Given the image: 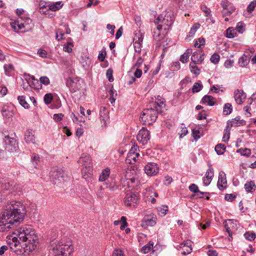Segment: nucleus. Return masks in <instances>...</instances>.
<instances>
[{
    "mask_svg": "<svg viewBox=\"0 0 256 256\" xmlns=\"http://www.w3.org/2000/svg\"><path fill=\"white\" fill-rule=\"evenodd\" d=\"M17 256H28L38 243V236L35 230L29 226L17 229Z\"/></svg>",
    "mask_w": 256,
    "mask_h": 256,
    "instance_id": "1",
    "label": "nucleus"
},
{
    "mask_svg": "<svg viewBox=\"0 0 256 256\" xmlns=\"http://www.w3.org/2000/svg\"><path fill=\"white\" fill-rule=\"evenodd\" d=\"M6 208L0 217V231H8L16 222V208L14 204L6 206Z\"/></svg>",
    "mask_w": 256,
    "mask_h": 256,
    "instance_id": "2",
    "label": "nucleus"
},
{
    "mask_svg": "<svg viewBox=\"0 0 256 256\" xmlns=\"http://www.w3.org/2000/svg\"><path fill=\"white\" fill-rule=\"evenodd\" d=\"M140 172L138 169L132 168L126 172V182L128 188H136L140 182Z\"/></svg>",
    "mask_w": 256,
    "mask_h": 256,
    "instance_id": "3",
    "label": "nucleus"
},
{
    "mask_svg": "<svg viewBox=\"0 0 256 256\" xmlns=\"http://www.w3.org/2000/svg\"><path fill=\"white\" fill-rule=\"evenodd\" d=\"M78 163L84 166L82 169L83 177L85 179L90 177L92 172V164L90 156L88 154H83L78 160Z\"/></svg>",
    "mask_w": 256,
    "mask_h": 256,
    "instance_id": "4",
    "label": "nucleus"
},
{
    "mask_svg": "<svg viewBox=\"0 0 256 256\" xmlns=\"http://www.w3.org/2000/svg\"><path fill=\"white\" fill-rule=\"evenodd\" d=\"M72 246L70 242L66 243L62 240L58 242L53 246L52 252L54 256H64L67 254H70L72 252Z\"/></svg>",
    "mask_w": 256,
    "mask_h": 256,
    "instance_id": "5",
    "label": "nucleus"
},
{
    "mask_svg": "<svg viewBox=\"0 0 256 256\" xmlns=\"http://www.w3.org/2000/svg\"><path fill=\"white\" fill-rule=\"evenodd\" d=\"M17 26L20 32H26L31 30L34 26L32 20L26 15L17 17Z\"/></svg>",
    "mask_w": 256,
    "mask_h": 256,
    "instance_id": "6",
    "label": "nucleus"
},
{
    "mask_svg": "<svg viewBox=\"0 0 256 256\" xmlns=\"http://www.w3.org/2000/svg\"><path fill=\"white\" fill-rule=\"evenodd\" d=\"M158 113L159 112L152 107L145 109L140 116L141 122L144 124H151L156 121Z\"/></svg>",
    "mask_w": 256,
    "mask_h": 256,
    "instance_id": "7",
    "label": "nucleus"
},
{
    "mask_svg": "<svg viewBox=\"0 0 256 256\" xmlns=\"http://www.w3.org/2000/svg\"><path fill=\"white\" fill-rule=\"evenodd\" d=\"M64 172L60 168H53L49 174V180L54 184H58L64 182Z\"/></svg>",
    "mask_w": 256,
    "mask_h": 256,
    "instance_id": "8",
    "label": "nucleus"
},
{
    "mask_svg": "<svg viewBox=\"0 0 256 256\" xmlns=\"http://www.w3.org/2000/svg\"><path fill=\"white\" fill-rule=\"evenodd\" d=\"M140 200V195L136 192L127 193L124 198V204L126 206L136 208Z\"/></svg>",
    "mask_w": 256,
    "mask_h": 256,
    "instance_id": "9",
    "label": "nucleus"
},
{
    "mask_svg": "<svg viewBox=\"0 0 256 256\" xmlns=\"http://www.w3.org/2000/svg\"><path fill=\"white\" fill-rule=\"evenodd\" d=\"M173 22L172 17L170 14L166 13L164 16L162 14L158 16L156 20L158 26L162 25L164 30H168Z\"/></svg>",
    "mask_w": 256,
    "mask_h": 256,
    "instance_id": "10",
    "label": "nucleus"
},
{
    "mask_svg": "<svg viewBox=\"0 0 256 256\" xmlns=\"http://www.w3.org/2000/svg\"><path fill=\"white\" fill-rule=\"evenodd\" d=\"M27 212L26 205L21 202H17V224L24 222L26 216Z\"/></svg>",
    "mask_w": 256,
    "mask_h": 256,
    "instance_id": "11",
    "label": "nucleus"
},
{
    "mask_svg": "<svg viewBox=\"0 0 256 256\" xmlns=\"http://www.w3.org/2000/svg\"><path fill=\"white\" fill-rule=\"evenodd\" d=\"M99 119L101 126L103 128L106 127L109 123V112L104 106H101L100 109Z\"/></svg>",
    "mask_w": 256,
    "mask_h": 256,
    "instance_id": "12",
    "label": "nucleus"
},
{
    "mask_svg": "<svg viewBox=\"0 0 256 256\" xmlns=\"http://www.w3.org/2000/svg\"><path fill=\"white\" fill-rule=\"evenodd\" d=\"M157 221V217L153 214H147L144 216L142 220V226L144 228L154 226Z\"/></svg>",
    "mask_w": 256,
    "mask_h": 256,
    "instance_id": "13",
    "label": "nucleus"
},
{
    "mask_svg": "<svg viewBox=\"0 0 256 256\" xmlns=\"http://www.w3.org/2000/svg\"><path fill=\"white\" fill-rule=\"evenodd\" d=\"M5 144V149L8 152H14L16 150L15 144H16V140L10 136H5L4 138Z\"/></svg>",
    "mask_w": 256,
    "mask_h": 256,
    "instance_id": "14",
    "label": "nucleus"
},
{
    "mask_svg": "<svg viewBox=\"0 0 256 256\" xmlns=\"http://www.w3.org/2000/svg\"><path fill=\"white\" fill-rule=\"evenodd\" d=\"M144 171L148 176H154L158 174L159 167L156 163L150 162L144 166Z\"/></svg>",
    "mask_w": 256,
    "mask_h": 256,
    "instance_id": "15",
    "label": "nucleus"
},
{
    "mask_svg": "<svg viewBox=\"0 0 256 256\" xmlns=\"http://www.w3.org/2000/svg\"><path fill=\"white\" fill-rule=\"evenodd\" d=\"M150 132L146 128H142L137 135V140L142 144L147 143L150 140Z\"/></svg>",
    "mask_w": 256,
    "mask_h": 256,
    "instance_id": "16",
    "label": "nucleus"
},
{
    "mask_svg": "<svg viewBox=\"0 0 256 256\" xmlns=\"http://www.w3.org/2000/svg\"><path fill=\"white\" fill-rule=\"evenodd\" d=\"M143 34L140 32L135 34L134 38V46L136 52H140L143 42Z\"/></svg>",
    "mask_w": 256,
    "mask_h": 256,
    "instance_id": "17",
    "label": "nucleus"
},
{
    "mask_svg": "<svg viewBox=\"0 0 256 256\" xmlns=\"http://www.w3.org/2000/svg\"><path fill=\"white\" fill-rule=\"evenodd\" d=\"M164 102V99L162 97L158 96L156 98L155 102L152 104V108H154L158 112H159L160 113H161L164 110H166V104Z\"/></svg>",
    "mask_w": 256,
    "mask_h": 256,
    "instance_id": "18",
    "label": "nucleus"
},
{
    "mask_svg": "<svg viewBox=\"0 0 256 256\" xmlns=\"http://www.w3.org/2000/svg\"><path fill=\"white\" fill-rule=\"evenodd\" d=\"M221 5L223 8L222 12L224 15H229L235 10V8L233 4L227 0H222Z\"/></svg>",
    "mask_w": 256,
    "mask_h": 256,
    "instance_id": "19",
    "label": "nucleus"
},
{
    "mask_svg": "<svg viewBox=\"0 0 256 256\" xmlns=\"http://www.w3.org/2000/svg\"><path fill=\"white\" fill-rule=\"evenodd\" d=\"M35 132L32 129H28L24 132V139L27 144L36 143Z\"/></svg>",
    "mask_w": 256,
    "mask_h": 256,
    "instance_id": "20",
    "label": "nucleus"
},
{
    "mask_svg": "<svg viewBox=\"0 0 256 256\" xmlns=\"http://www.w3.org/2000/svg\"><path fill=\"white\" fill-rule=\"evenodd\" d=\"M14 234L15 232H13L11 235L7 236L8 250L12 252H16V236Z\"/></svg>",
    "mask_w": 256,
    "mask_h": 256,
    "instance_id": "21",
    "label": "nucleus"
},
{
    "mask_svg": "<svg viewBox=\"0 0 256 256\" xmlns=\"http://www.w3.org/2000/svg\"><path fill=\"white\" fill-rule=\"evenodd\" d=\"M246 94L242 90H236L234 92V98L238 104H242L246 98Z\"/></svg>",
    "mask_w": 256,
    "mask_h": 256,
    "instance_id": "22",
    "label": "nucleus"
},
{
    "mask_svg": "<svg viewBox=\"0 0 256 256\" xmlns=\"http://www.w3.org/2000/svg\"><path fill=\"white\" fill-rule=\"evenodd\" d=\"M226 175L224 172L220 171L219 172L217 184L219 190H222L225 189L226 188Z\"/></svg>",
    "mask_w": 256,
    "mask_h": 256,
    "instance_id": "23",
    "label": "nucleus"
},
{
    "mask_svg": "<svg viewBox=\"0 0 256 256\" xmlns=\"http://www.w3.org/2000/svg\"><path fill=\"white\" fill-rule=\"evenodd\" d=\"M204 59V54L202 52H195L193 53L191 60L195 64H201Z\"/></svg>",
    "mask_w": 256,
    "mask_h": 256,
    "instance_id": "24",
    "label": "nucleus"
},
{
    "mask_svg": "<svg viewBox=\"0 0 256 256\" xmlns=\"http://www.w3.org/2000/svg\"><path fill=\"white\" fill-rule=\"evenodd\" d=\"M64 6L63 3L60 2H56L52 4H48V8L46 11H41V12L44 14H47L46 12H48L50 10L56 12L60 10L62 6Z\"/></svg>",
    "mask_w": 256,
    "mask_h": 256,
    "instance_id": "25",
    "label": "nucleus"
},
{
    "mask_svg": "<svg viewBox=\"0 0 256 256\" xmlns=\"http://www.w3.org/2000/svg\"><path fill=\"white\" fill-rule=\"evenodd\" d=\"M214 176V170L210 166L206 170L205 176L203 178V182L204 186H208L210 184Z\"/></svg>",
    "mask_w": 256,
    "mask_h": 256,
    "instance_id": "26",
    "label": "nucleus"
},
{
    "mask_svg": "<svg viewBox=\"0 0 256 256\" xmlns=\"http://www.w3.org/2000/svg\"><path fill=\"white\" fill-rule=\"evenodd\" d=\"M162 29H163L162 26L160 25L158 26L157 28L154 30L153 37L156 41L160 42L164 38V34L161 32Z\"/></svg>",
    "mask_w": 256,
    "mask_h": 256,
    "instance_id": "27",
    "label": "nucleus"
},
{
    "mask_svg": "<svg viewBox=\"0 0 256 256\" xmlns=\"http://www.w3.org/2000/svg\"><path fill=\"white\" fill-rule=\"evenodd\" d=\"M192 242L188 240L180 244V248L184 249L182 254L184 255L188 254L191 252L192 250Z\"/></svg>",
    "mask_w": 256,
    "mask_h": 256,
    "instance_id": "28",
    "label": "nucleus"
},
{
    "mask_svg": "<svg viewBox=\"0 0 256 256\" xmlns=\"http://www.w3.org/2000/svg\"><path fill=\"white\" fill-rule=\"evenodd\" d=\"M246 124V122L244 120H241L240 116H236L228 122V124L233 127L244 126Z\"/></svg>",
    "mask_w": 256,
    "mask_h": 256,
    "instance_id": "29",
    "label": "nucleus"
},
{
    "mask_svg": "<svg viewBox=\"0 0 256 256\" xmlns=\"http://www.w3.org/2000/svg\"><path fill=\"white\" fill-rule=\"evenodd\" d=\"M34 76H30L29 74H24L21 77V80L24 81H26V83H24L22 86L24 88H27L30 82H32V79L34 78Z\"/></svg>",
    "mask_w": 256,
    "mask_h": 256,
    "instance_id": "30",
    "label": "nucleus"
},
{
    "mask_svg": "<svg viewBox=\"0 0 256 256\" xmlns=\"http://www.w3.org/2000/svg\"><path fill=\"white\" fill-rule=\"evenodd\" d=\"M214 98L209 95L204 96L201 101V103L206 104L210 106H213L215 104Z\"/></svg>",
    "mask_w": 256,
    "mask_h": 256,
    "instance_id": "31",
    "label": "nucleus"
},
{
    "mask_svg": "<svg viewBox=\"0 0 256 256\" xmlns=\"http://www.w3.org/2000/svg\"><path fill=\"white\" fill-rule=\"evenodd\" d=\"M146 192L148 194L147 197H150V200L152 203L154 204L156 201L154 197H157L158 196V193L156 192L153 188H150L146 189Z\"/></svg>",
    "mask_w": 256,
    "mask_h": 256,
    "instance_id": "32",
    "label": "nucleus"
},
{
    "mask_svg": "<svg viewBox=\"0 0 256 256\" xmlns=\"http://www.w3.org/2000/svg\"><path fill=\"white\" fill-rule=\"evenodd\" d=\"M140 156V154H132V152H128L126 158V161L127 163L132 164L135 163L137 158Z\"/></svg>",
    "mask_w": 256,
    "mask_h": 256,
    "instance_id": "33",
    "label": "nucleus"
},
{
    "mask_svg": "<svg viewBox=\"0 0 256 256\" xmlns=\"http://www.w3.org/2000/svg\"><path fill=\"white\" fill-rule=\"evenodd\" d=\"M2 113L4 117L10 118L14 114L10 106H4L2 110Z\"/></svg>",
    "mask_w": 256,
    "mask_h": 256,
    "instance_id": "34",
    "label": "nucleus"
},
{
    "mask_svg": "<svg viewBox=\"0 0 256 256\" xmlns=\"http://www.w3.org/2000/svg\"><path fill=\"white\" fill-rule=\"evenodd\" d=\"M110 169L106 168L102 170L99 176V180L100 182L105 181L110 176Z\"/></svg>",
    "mask_w": 256,
    "mask_h": 256,
    "instance_id": "35",
    "label": "nucleus"
},
{
    "mask_svg": "<svg viewBox=\"0 0 256 256\" xmlns=\"http://www.w3.org/2000/svg\"><path fill=\"white\" fill-rule=\"evenodd\" d=\"M249 62V60L247 56L243 54L238 60V64L241 67L246 66Z\"/></svg>",
    "mask_w": 256,
    "mask_h": 256,
    "instance_id": "36",
    "label": "nucleus"
},
{
    "mask_svg": "<svg viewBox=\"0 0 256 256\" xmlns=\"http://www.w3.org/2000/svg\"><path fill=\"white\" fill-rule=\"evenodd\" d=\"M192 52L191 49H188L181 56L180 60L182 63H186L188 62L189 59L190 54Z\"/></svg>",
    "mask_w": 256,
    "mask_h": 256,
    "instance_id": "37",
    "label": "nucleus"
},
{
    "mask_svg": "<svg viewBox=\"0 0 256 256\" xmlns=\"http://www.w3.org/2000/svg\"><path fill=\"white\" fill-rule=\"evenodd\" d=\"M39 82L40 81L38 79H36L34 76V78L30 82L29 86L36 90L40 89L42 88V86Z\"/></svg>",
    "mask_w": 256,
    "mask_h": 256,
    "instance_id": "38",
    "label": "nucleus"
},
{
    "mask_svg": "<svg viewBox=\"0 0 256 256\" xmlns=\"http://www.w3.org/2000/svg\"><path fill=\"white\" fill-rule=\"evenodd\" d=\"M226 147L224 144H220L215 146V151L218 155L224 154Z\"/></svg>",
    "mask_w": 256,
    "mask_h": 256,
    "instance_id": "39",
    "label": "nucleus"
},
{
    "mask_svg": "<svg viewBox=\"0 0 256 256\" xmlns=\"http://www.w3.org/2000/svg\"><path fill=\"white\" fill-rule=\"evenodd\" d=\"M196 64L194 63H190V68L191 72L196 76L200 74V69L198 68Z\"/></svg>",
    "mask_w": 256,
    "mask_h": 256,
    "instance_id": "40",
    "label": "nucleus"
},
{
    "mask_svg": "<svg viewBox=\"0 0 256 256\" xmlns=\"http://www.w3.org/2000/svg\"><path fill=\"white\" fill-rule=\"evenodd\" d=\"M18 100L20 104L24 107V108H29L30 105L26 100V97L24 96H19L18 98Z\"/></svg>",
    "mask_w": 256,
    "mask_h": 256,
    "instance_id": "41",
    "label": "nucleus"
},
{
    "mask_svg": "<svg viewBox=\"0 0 256 256\" xmlns=\"http://www.w3.org/2000/svg\"><path fill=\"white\" fill-rule=\"evenodd\" d=\"M154 242L150 241L147 244L144 246L142 248V252L144 254H147L153 248Z\"/></svg>",
    "mask_w": 256,
    "mask_h": 256,
    "instance_id": "42",
    "label": "nucleus"
},
{
    "mask_svg": "<svg viewBox=\"0 0 256 256\" xmlns=\"http://www.w3.org/2000/svg\"><path fill=\"white\" fill-rule=\"evenodd\" d=\"M40 156L35 154L33 153L31 156V162L32 164L34 166V168H36V165H37L40 162Z\"/></svg>",
    "mask_w": 256,
    "mask_h": 256,
    "instance_id": "43",
    "label": "nucleus"
},
{
    "mask_svg": "<svg viewBox=\"0 0 256 256\" xmlns=\"http://www.w3.org/2000/svg\"><path fill=\"white\" fill-rule=\"evenodd\" d=\"M236 152L240 154L242 156H249L251 154V150L249 148H240L236 150Z\"/></svg>",
    "mask_w": 256,
    "mask_h": 256,
    "instance_id": "44",
    "label": "nucleus"
},
{
    "mask_svg": "<svg viewBox=\"0 0 256 256\" xmlns=\"http://www.w3.org/2000/svg\"><path fill=\"white\" fill-rule=\"evenodd\" d=\"M4 69L6 74L8 76H10L12 72H14V66L12 64H5Z\"/></svg>",
    "mask_w": 256,
    "mask_h": 256,
    "instance_id": "45",
    "label": "nucleus"
},
{
    "mask_svg": "<svg viewBox=\"0 0 256 256\" xmlns=\"http://www.w3.org/2000/svg\"><path fill=\"white\" fill-rule=\"evenodd\" d=\"M232 110V106L230 103H226L224 104L223 109V114L224 115L230 114Z\"/></svg>",
    "mask_w": 256,
    "mask_h": 256,
    "instance_id": "46",
    "label": "nucleus"
},
{
    "mask_svg": "<svg viewBox=\"0 0 256 256\" xmlns=\"http://www.w3.org/2000/svg\"><path fill=\"white\" fill-rule=\"evenodd\" d=\"M256 186L254 182L250 181L244 184V188L248 192H251L252 190L256 188Z\"/></svg>",
    "mask_w": 256,
    "mask_h": 256,
    "instance_id": "47",
    "label": "nucleus"
},
{
    "mask_svg": "<svg viewBox=\"0 0 256 256\" xmlns=\"http://www.w3.org/2000/svg\"><path fill=\"white\" fill-rule=\"evenodd\" d=\"M200 24L198 23L195 24L190 28V31L188 32V35L189 37H193L195 34L196 32L200 28Z\"/></svg>",
    "mask_w": 256,
    "mask_h": 256,
    "instance_id": "48",
    "label": "nucleus"
},
{
    "mask_svg": "<svg viewBox=\"0 0 256 256\" xmlns=\"http://www.w3.org/2000/svg\"><path fill=\"white\" fill-rule=\"evenodd\" d=\"M158 212L159 215L160 216H164L167 214L168 207L166 206H162L158 208Z\"/></svg>",
    "mask_w": 256,
    "mask_h": 256,
    "instance_id": "49",
    "label": "nucleus"
},
{
    "mask_svg": "<svg viewBox=\"0 0 256 256\" xmlns=\"http://www.w3.org/2000/svg\"><path fill=\"white\" fill-rule=\"evenodd\" d=\"M244 236L246 240L252 241L256 238V235L254 232H247L244 234Z\"/></svg>",
    "mask_w": 256,
    "mask_h": 256,
    "instance_id": "50",
    "label": "nucleus"
},
{
    "mask_svg": "<svg viewBox=\"0 0 256 256\" xmlns=\"http://www.w3.org/2000/svg\"><path fill=\"white\" fill-rule=\"evenodd\" d=\"M230 129L228 126H227L224 130V133L222 137V140L224 142H227L230 138Z\"/></svg>",
    "mask_w": 256,
    "mask_h": 256,
    "instance_id": "51",
    "label": "nucleus"
},
{
    "mask_svg": "<svg viewBox=\"0 0 256 256\" xmlns=\"http://www.w3.org/2000/svg\"><path fill=\"white\" fill-rule=\"evenodd\" d=\"M202 84L201 83L196 82L192 86V91L194 93L198 92L202 89Z\"/></svg>",
    "mask_w": 256,
    "mask_h": 256,
    "instance_id": "52",
    "label": "nucleus"
},
{
    "mask_svg": "<svg viewBox=\"0 0 256 256\" xmlns=\"http://www.w3.org/2000/svg\"><path fill=\"white\" fill-rule=\"evenodd\" d=\"M74 46L70 42H67L66 44L64 46L63 50L66 52L70 53L72 52Z\"/></svg>",
    "mask_w": 256,
    "mask_h": 256,
    "instance_id": "53",
    "label": "nucleus"
},
{
    "mask_svg": "<svg viewBox=\"0 0 256 256\" xmlns=\"http://www.w3.org/2000/svg\"><path fill=\"white\" fill-rule=\"evenodd\" d=\"M53 99L52 94L50 93L46 94L44 96V100L46 104H48L51 103Z\"/></svg>",
    "mask_w": 256,
    "mask_h": 256,
    "instance_id": "54",
    "label": "nucleus"
},
{
    "mask_svg": "<svg viewBox=\"0 0 256 256\" xmlns=\"http://www.w3.org/2000/svg\"><path fill=\"white\" fill-rule=\"evenodd\" d=\"M236 34V33L234 30L232 29V28H228L226 30V36L228 38H233L235 36Z\"/></svg>",
    "mask_w": 256,
    "mask_h": 256,
    "instance_id": "55",
    "label": "nucleus"
},
{
    "mask_svg": "<svg viewBox=\"0 0 256 256\" xmlns=\"http://www.w3.org/2000/svg\"><path fill=\"white\" fill-rule=\"evenodd\" d=\"M190 191L194 192L197 193L200 192L201 194H203L204 192L199 191L198 186L195 184H192L189 186L188 188Z\"/></svg>",
    "mask_w": 256,
    "mask_h": 256,
    "instance_id": "56",
    "label": "nucleus"
},
{
    "mask_svg": "<svg viewBox=\"0 0 256 256\" xmlns=\"http://www.w3.org/2000/svg\"><path fill=\"white\" fill-rule=\"evenodd\" d=\"M205 44V40L204 38H199L196 41L194 46L198 48H200L202 46H204Z\"/></svg>",
    "mask_w": 256,
    "mask_h": 256,
    "instance_id": "57",
    "label": "nucleus"
},
{
    "mask_svg": "<svg viewBox=\"0 0 256 256\" xmlns=\"http://www.w3.org/2000/svg\"><path fill=\"white\" fill-rule=\"evenodd\" d=\"M40 84L47 86L50 84V80L46 76H42L40 78Z\"/></svg>",
    "mask_w": 256,
    "mask_h": 256,
    "instance_id": "58",
    "label": "nucleus"
},
{
    "mask_svg": "<svg viewBox=\"0 0 256 256\" xmlns=\"http://www.w3.org/2000/svg\"><path fill=\"white\" fill-rule=\"evenodd\" d=\"M64 32L61 30L58 29V30H57L56 32V38L58 41H60L64 39Z\"/></svg>",
    "mask_w": 256,
    "mask_h": 256,
    "instance_id": "59",
    "label": "nucleus"
},
{
    "mask_svg": "<svg viewBox=\"0 0 256 256\" xmlns=\"http://www.w3.org/2000/svg\"><path fill=\"white\" fill-rule=\"evenodd\" d=\"M256 6V0L252 1L248 5L247 7V10L249 12H251L253 11Z\"/></svg>",
    "mask_w": 256,
    "mask_h": 256,
    "instance_id": "60",
    "label": "nucleus"
},
{
    "mask_svg": "<svg viewBox=\"0 0 256 256\" xmlns=\"http://www.w3.org/2000/svg\"><path fill=\"white\" fill-rule=\"evenodd\" d=\"M200 131L198 130L193 129L192 131V135L194 137V138L197 140L198 138H200Z\"/></svg>",
    "mask_w": 256,
    "mask_h": 256,
    "instance_id": "61",
    "label": "nucleus"
},
{
    "mask_svg": "<svg viewBox=\"0 0 256 256\" xmlns=\"http://www.w3.org/2000/svg\"><path fill=\"white\" fill-rule=\"evenodd\" d=\"M210 60L214 64H216L218 63L220 60L219 55L216 54H213L210 58Z\"/></svg>",
    "mask_w": 256,
    "mask_h": 256,
    "instance_id": "62",
    "label": "nucleus"
},
{
    "mask_svg": "<svg viewBox=\"0 0 256 256\" xmlns=\"http://www.w3.org/2000/svg\"><path fill=\"white\" fill-rule=\"evenodd\" d=\"M244 24L242 22H238L237 24L236 29L240 33H242L244 31Z\"/></svg>",
    "mask_w": 256,
    "mask_h": 256,
    "instance_id": "63",
    "label": "nucleus"
},
{
    "mask_svg": "<svg viewBox=\"0 0 256 256\" xmlns=\"http://www.w3.org/2000/svg\"><path fill=\"white\" fill-rule=\"evenodd\" d=\"M38 54L42 58H46L47 57L48 52L44 50L40 49L38 51Z\"/></svg>",
    "mask_w": 256,
    "mask_h": 256,
    "instance_id": "64",
    "label": "nucleus"
}]
</instances>
